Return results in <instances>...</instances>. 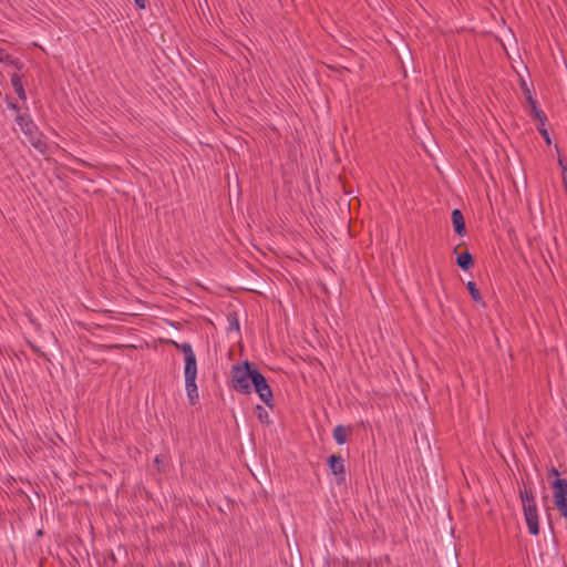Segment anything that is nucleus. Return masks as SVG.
Masks as SVG:
<instances>
[{
	"mask_svg": "<svg viewBox=\"0 0 567 567\" xmlns=\"http://www.w3.org/2000/svg\"><path fill=\"white\" fill-rule=\"evenodd\" d=\"M175 347L179 349L184 355L185 361V390L187 399L192 405H195L199 400L198 388L196 384L197 378V361L193 351L192 344L188 342L176 343Z\"/></svg>",
	"mask_w": 567,
	"mask_h": 567,
	"instance_id": "nucleus-1",
	"label": "nucleus"
},
{
	"mask_svg": "<svg viewBox=\"0 0 567 567\" xmlns=\"http://www.w3.org/2000/svg\"><path fill=\"white\" fill-rule=\"evenodd\" d=\"M259 370L248 361L233 365L231 368V386L241 394L251 393V382L254 374Z\"/></svg>",
	"mask_w": 567,
	"mask_h": 567,
	"instance_id": "nucleus-2",
	"label": "nucleus"
},
{
	"mask_svg": "<svg viewBox=\"0 0 567 567\" xmlns=\"http://www.w3.org/2000/svg\"><path fill=\"white\" fill-rule=\"evenodd\" d=\"M519 497L528 532L536 536L539 534V517L535 495L530 488L524 486L519 489Z\"/></svg>",
	"mask_w": 567,
	"mask_h": 567,
	"instance_id": "nucleus-3",
	"label": "nucleus"
},
{
	"mask_svg": "<svg viewBox=\"0 0 567 567\" xmlns=\"http://www.w3.org/2000/svg\"><path fill=\"white\" fill-rule=\"evenodd\" d=\"M20 130L27 136L28 141L39 151L43 152L45 143L41 140L39 130L34 122L24 115H18L16 118Z\"/></svg>",
	"mask_w": 567,
	"mask_h": 567,
	"instance_id": "nucleus-4",
	"label": "nucleus"
},
{
	"mask_svg": "<svg viewBox=\"0 0 567 567\" xmlns=\"http://www.w3.org/2000/svg\"><path fill=\"white\" fill-rule=\"evenodd\" d=\"M258 394L259 399L270 409L274 408V395L271 388L269 386L266 378L261 374V372H256L254 374V381L251 382V390Z\"/></svg>",
	"mask_w": 567,
	"mask_h": 567,
	"instance_id": "nucleus-5",
	"label": "nucleus"
},
{
	"mask_svg": "<svg viewBox=\"0 0 567 567\" xmlns=\"http://www.w3.org/2000/svg\"><path fill=\"white\" fill-rule=\"evenodd\" d=\"M554 503L560 515L567 520V481L565 478H556L553 484Z\"/></svg>",
	"mask_w": 567,
	"mask_h": 567,
	"instance_id": "nucleus-6",
	"label": "nucleus"
},
{
	"mask_svg": "<svg viewBox=\"0 0 567 567\" xmlns=\"http://www.w3.org/2000/svg\"><path fill=\"white\" fill-rule=\"evenodd\" d=\"M527 102L530 106L532 115L540 122L542 126H545L547 117H546L545 113L542 111V109L539 107V105H538L536 99L533 96V94H529L527 96Z\"/></svg>",
	"mask_w": 567,
	"mask_h": 567,
	"instance_id": "nucleus-7",
	"label": "nucleus"
},
{
	"mask_svg": "<svg viewBox=\"0 0 567 567\" xmlns=\"http://www.w3.org/2000/svg\"><path fill=\"white\" fill-rule=\"evenodd\" d=\"M452 224L457 235L464 236L466 234L464 217L460 209L452 212Z\"/></svg>",
	"mask_w": 567,
	"mask_h": 567,
	"instance_id": "nucleus-8",
	"label": "nucleus"
},
{
	"mask_svg": "<svg viewBox=\"0 0 567 567\" xmlns=\"http://www.w3.org/2000/svg\"><path fill=\"white\" fill-rule=\"evenodd\" d=\"M328 465L333 475H343L346 472L344 462L341 456H338V455L329 456Z\"/></svg>",
	"mask_w": 567,
	"mask_h": 567,
	"instance_id": "nucleus-9",
	"label": "nucleus"
},
{
	"mask_svg": "<svg viewBox=\"0 0 567 567\" xmlns=\"http://www.w3.org/2000/svg\"><path fill=\"white\" fill-rule=\"evenodd\" d=\"M11 84H12V87L14 90V92L17 93V95L19 96L20 100L22 101H25L27 100V93H25V90L23 87V83H22V76L18 73H13L11 75Z\"/></svg>",
	"mask_w": 567,
	"mask_h": 567,
	"instance_id": "nucleus-10",
	"label": "nucleus"
},
{
	"mask_svg": "<svg viewBox=\"0 0 567 567\" xmlns=\"http://www.w3.org/2000/svg\"><path fill=\"white\" fill-rule=\"evenodd\" d=\"M456 265L463 269L468 270L473 265V257L468 251H463L457 255Z\"/></svg>",
	"mask_w": 567,
	"mask_h": 567,
	"instance_id": "nucleus-11",
	"label": "nucleus"
},
{
	"mask_svg": "<svg viewBox=\"0 0 567 567\" xmlns=\"http://www.w3.org/2000/svg\"><path fill=\"white\" fill-rule=\"evenodd\" d=\"M0 62L1 63H8L18 70L22 69V63L18 60L12 58L4 49L0 47Z\"/></svg>",
	"mask_w": 567,
	"mask_h": 567,
	"instance_id": "nucleus-12",
	"label": "nucleus"
},
{
	"mask_svg": "<svg viewBox=\"0 0 567 567\" xmlns=\"http://www.w3.org/2000/svg\"><path fill=\"white\" fill-rule=\"evenodd\" d=\"M333 439L339 445H343L347 442V430L342 425H337L333 429Z\"/></svg>",
	"mask_w": 567,
	"mask_h": 567,
	"instance_id": "nucleus-13",
	"label": "nucleus"
},
{
	"mask_svg": "<svg viewBox=\"0 0 567 567\" xmlns=\"http://www.w3.org/2000/svg\"><path fill=\"white\" fill-rule=\"evenodd\" d=\"M466 287L468 289V292H470L472 299L480 305H484L483 298H482L475 282L468 281Z\"/></svg>",
	"mask_w": 567,
	"mask_h": 567,
	"instance_id": "nucleus-14",
	"label": "nucleus"
},
{
	"mask_svg": "<svg viewBox=\"0 0 567 567\" xmlns=\"http://www.w3.org/2000/svg\"><path fill=\"white\" fill-rule=\"evenodd\" d=\"M256 414H257L258 420L261 423H266V424L270 423L269 413L267 412V410L264 406L257 405L256 406Z\"/></svg>",
	"mask_w": 567,
	"mask_h": 567,
	"instance_id": "nucleus-15",
	"label": "nucleus"
},
{
	"mask_svg": "<svg viewBox=\"0 0 567 567\" xmlns=\"http://www.w3.org/2000/svg\"><path fill=\"white\" fill-rule=\"evenodd\" d=\"M539 132H540V134L543 135V137L545 138L546 143H547V144H550V143H551V140H550L549 133H548V131L545 128V126H543L542 128H539Z\"/></svg>",
	"mask_w": 567,
	"mask_h": 567,
	"instance_id": "nucleus-16",
	"label": "nucleus"
},
{
	"mask_svg": "<svg viewBox=\"0 0 567 567\" xmlns=\"http://www.w3.org/2000/svg\"><path fill=\"white\" fill-rule=\"evenodd\" d=\"M136 8L140 10H144L146 8V0H133Z\"/></svg>",
	"mask_w": 567,
	"mask_h": 567,
	"instance_id": "nucleus-17",
	"label": "nucleus"
},
{
	"mask_svg": "<svg viewBox=\"0 0 567 567\" xmlns=\"http://www.w3.org/2000/svg\"><path fill=\"white\" fill-rule=\"evenodd\" d=\"M549 475H553V476H556L557 478H560V477H559V476H560V473H559V471H558L557 468H555V467H551V468L549 470Z\"/></svg>",
	"mask_w": 567,
	"mask_h": 567,
	"instance_id": "nucleus-18",
	"label": "nucleus"
},
{
	"mask_svg": "<svg viewBox=\"0 0 567 567\" xmlns=\"http://www.w3.org/2000/svg\"><path fill=\"white\" fill-rule=\"evenodd\" d=\"M522 87H523V90L526 92L527 96H528L529 94H532V92H530V90H529V87L527 86V84H526V82H525V81H523V82H522Z\"/></svg>",
	"mask_w": 567,
	"mask_h": 567,
	"instance_id": "nucleus-19",
	"label": "nucleus"
},
{
	"mask_svg": "<svg viewBox=\"0 0 567 567\" xmlns=\"http://www.w3.org/2000/svg\"><path fill=\"white\" fill-rule=\"evenodd\" d=\"M8 107L14 111L18 110V105L16 103H9Z\"/></svg>",
	"mask_w": 567,
	"mask_h": 567,
	"instance_id": "nucleus-20",
	"label": "nucleus"
},
{
	"mask_svg": "<svg viewBox=\"0 0 567 567\" xmlns=\"http://www.w3.org/2000/svg\"><path fill=\"white\" fill-rule=\"evenodd\" d=\"M563 181H564V183L566 185L567 184V171L563 172Z\"/></svg>",
	"mask_w": 567,
	"mask_h": 567,
	"instance_id": "nucleus-21",
	"label": "nucleus"
},
{
	"mask_svg": "<svg viewBox=\"0 0 567 567\" xmlns=\"http://www.w3.org/2000/svg\"><path fill=\"white\" fill-rule=\"evenodd\" d=\"M558 162H559V165L563 167V172H566L567 167L564 166V162L561 159H559Z\"/></svg>",
	"mask_w": 567,
	"mask_h": 567,
	"instance_id": "nucleus-22",
	"label": "nucleus"
},
{
	"mask_svg": "<svg viewBox=\"0 0 567 567\" xmlns=\"http://www.w3.org/2000/svg\"><path fill=\"white\" fill-rule=\"evenodd\" d=\"M234 324H235V329H236V330H239V324H238L237 320L235 321V323H234Z\"/></svg>",
	"mask_w": 567,
	"mask_h": 567,
	"instance_id": "nucleus-23",
	"label": "nucleus"
}]
</instances>
